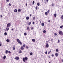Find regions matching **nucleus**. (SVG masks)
Returning a JSON list of instances; mask_svg holds the SVG:
<instances>
[{
	"instance_id": "338daca9",
	"label": "nucleus",
	"mask_w": 63,
	"mask_h": 63,
	"mask_svg": "<svg viewBox=\"0 0 63 63\" xmlns=\"http://www.w3.org/2000/svg\"><path fill=\"white\" fill-rule=\"evenodd\" d=\"M44 0V1H45V0Z\"/></svg>"
},
{
	"instance_id": "09e8293b",
	"label": "nucleus",
	"mask_w": 63,
	"mask_h": 63,
	"mask_svg": "<svg viewBox=\"0 0 63 63\" xmlns=\"http://www.w3.org/2000/svg\"><path fill=\"white\" fill-rule=\"evenodd\" d=\"M34 23H35V22H33V24H34Z\"/></svg>"
},
{
	"instance_id": "4d7b16f0",
	"label": "nucleus",
	"mask_w": 63,
	"mask_h": 63,
	"mask_svg": "<svg viewBox=\"0 0 63 63\" xmlns=\"http://www.w3.org/2000/svg\"><path fill=\"white\" fill-rule=\"evenodd\" d=\"M50 52H48V54H49V53H50Z\"/></svg>"
},
{
	"instance_id": "4c0bfd02",
	"label": "nucleus",
	"mask_w": 63,
	"mask_h": 63,
	"mask_svg": "<svg viewBox=\"0 0 63 63\" xmlns=\"http://www.w3.org/2000/svg\"><path fill=\"white\" fill-rule=\"evenodd\" d=\"M30 24H31V22L30 21L29 23V25H30Z\"/></svg>"
},
{
	"instance_id": "864d4df0",
	"label": "nucleus",
	"mask_w": 63,
	"mask_h": 63,
	"mask_svg": "<svg viewBox=\"0 0 63 63\" xmlns=\"http://www.w3.org/2000/svg\"><path fill=\"white\" fill-rule=\"evenodd\" d=\"M2 45L1 44H0V46H1V45Z\"/></svg>"
},
{
	"instance_id": "9b49d317",
	"label": "nucleus",
	"mask_w": 63,
	"mask_h": 63,
	"mask_svg": "<svg viewBox=\"0 0 63 63\" xmlns=\"http://www.w3.org/2000/svg\"><path fill=\"white\" fill-rule=\"evenodd\" d=\"M14 12L17 13V10L16 9H15V10H14Z\"/></svg>"
},
{
	"instance_id": "412c9836",
	"label": "nucleus",
	"mask_w": 63,
	"mask_h": 63,
	"mask_svg": "<svg viewBox=\"0 0 63 63\" xmlns=\"http://www.w3.org/2000/svg\"><path fill=\"white\" fill-rule=\"evenodd\" d=\"M63 27V26H60V28H61V29Z\"/></svg>"
},
{
	"instance_id": "b1692460",
	"label": "nucleus",
	"mask_w": 63,
	"mask_h": 63,
	"mask_svg": "<svg viewBox=\"0 0 63 63\" xmlns=\"http://www.w3.org/2000/svg\"><path fill=\"white\" fill-rule=\"evenodd\" d=\"M30 54L31 55H33V53L32 52Z\"/></svg>"
},
{
	"instance_id": "1a4fd4ad",
	"label": "nucleus",
	"mask_w": 63,
	"mask_h": 63,
	"mask_svg": "<svg viewBox=\"0 0 63 63\" xmlns=\"http://www.w3.org/2000/svg\"><path fill=\"white\" fill-rule=\"evenodd\" d=\"M55 55L56 57H57L58 56V54L57 53H56L55 54Z\"/></svg>"
},
{
	"instance_id": "13d9d810",
	"label": "nucleus",
	"mask_w": 63,
	"mask_h": 63,
	"mask_svg": "<svg viewBox=\"0 0 63 63\" xmlns=\"http://www.w3.org/2000/svg\"><path fill=\"white\" fill-rule=\"evenodd\" d=\"M32 16V15H31L30 14V16Z\"/></svg>"
},
{
	"instance_id": "69168bd1",
	"label": "nucleus",
	"mask_w": 63,
	"mask_h": 63,
	"mask_svg": "<svg viewBox=\"0 0 63 63\" xmlns=\"http://www.w3.org/2000/svg\"><path fill=\"white\" fill-rule=\"evenodd\" d=\"M49 63H50V62H49Z\"/></svg>"
},
{
	"instance_id": "79ce46f5",
	"label": "nucleus",
	"mask_w": 63,
	"mask_h": 63,
	"mask_svg": "<svg viewBox=\"0 0 63 63\" xmlns=\"http://www.w3.org/2000/svg\"><path fill=\"white\" fill-rule=\"evenodd\" d=\"M35 17H33V20H35Z\"/></svg>"
},
{
	"instance_id": "e2e57ef3",
	"label": "nucleus",
	"mask_w": 63,
	"mask_h": 63,
	"mask_svg": "<svg viewBox=\"0 0 63 63\" xmlns=\"http://www.w3.org/2000/svg\"><path fill=\"white\" fill-rule=\"evenodd\" d=\"M62 62H63V60H62Z\"/></svg>"
},
{
	"instance_id": "4be33fe9",
	"label": "nucleus",
	"mask_w": 63,
	"mask_h": 63,
	"mask_svg": "<svg viewBox=\"0 0 63 63\" xmlns=\"http://www.w3.org/2000/svg\"><path fill=\"white\" fill-rule=\"evenodd\" d=\"M6 31H8V30H9V28H8V29L6 28Z\"/></svg>"
},
{
	"instance_id": "ddd939ff",
	"label": "nucleus",
	"mask_w": 63,
	"mask_h": 63,
	"mask_svg": "<svg viewBox=\"0 0 63 63\" xmlns=\"http://www.w3.org/2000/svg\"><path fill=\"white\" fill-rule=\"evenodd\" d=\"M8 50H6L5 51V53L6 54H7L8 53Z\"/></svg>"
},
{
	"instance_id": "bb28decb",
	"label": "nucleus",
	"mask_w": 63,
	"mask_h": 63,
	"mask_svg": "<svg viewBox=\"0 0 63 63\" xmlns=\"http://www.w3.org/2000/svg\"><path fill=\"white\" fill-rule=\"evenodd\" d=\"M34 3H35V1H33L32 2V5H34Z\"/></svg>"
},
{
	"instance_id": "f704fd0d",
	"label": "nucleus",
	"mask_w": 63,
	"mask_h": 63,
	"mask_svg": "<svg viewBox=\"0 0 63 63\" xmlns=\"http://www.w3.org/2000/svg\"><path fill=\"white\" fill-rule=\"evenodd\" d=\"M6 1L7 2H9V0H6Z\"/></svg>"
},
{
	"instance_id": "cd10ccee",
	"label": "nucleus",
	"mask_w": 63,
	"mask_h": 63,
	"mask_svg": "<svg viewBox=\"0 0 63 63\" xmlns=\"http://www.w3.org/2000/svg\"><path fill=\"white\" fill-rule=\"evenodd\" d=\"M47 13H47V12H46L45 13V15H47Z\"/></svg>"
},
{
	"instance_id": "680f3d73",
	"label": "nucleus",
	"mask_w": 63,
	"mask_h": 63,
	"mask_svg": "<svg viewBox=\"0 0 63 63\" xmlns=\"http://www.w3.org/2000/svg\"><path fill=\"white\" fill-rule=\"evenodd\" d=\"M53 40V39H51V41H52Z\"/></svg>"
},
{
	"instance_id": "7c9ffc66",
	"label": "nucleus",
	"mask_w": 63,
	"mask_h": 63,
	"mask_svg": "<svg viewBox=\"0 0 63 63\" xmlns=\"http://www.w3.org/2000/svg\"><path fill=\"white\" fill-rule=\"evenodd\" d=\"M4 35H5L6 36V35H7V32H5L4 33Z\"/></svg>"
},
{
	"instance_id": "bf43d9fd",
	"label": "nucleus",
	"mask_w": 63,
	"mask_h": 63,
	"mask_svg": "<svg viewBox=\"0 0 63 63\" xmlns=\"http://www.w3.org/2000/svg\"><path fill=\"white\" fill-rule=\"evenodd\" d=\"M46 42H47V43H48V41H47Z\"/></svg>"
},
{
	"instance_id": "a18cd8bd",
	"label": "nucleus",
	"mask_w": 63,
	"mask_h": 63,
	"mask_svg": "<svg viewBox=\"0 0 63 63\" xmlns=\"http://www.w3.org/2000/svg\"><path fill=\"white\" fill-rule=\"evenodd\" d=\"M23 47H25V45L24 44V45H23Z\"/></svg>"
},
{
	"instance_id": "c85d7f7f",
	"label": "nucleus",
	"mask_w": 63,
	"mask_h": 63,
	"mask_svg": "<svg viewBox=\"0 0 63 63\" xmlns=\"http://www.w3.org/2000/svg\"><path fill=\"white\" fill-rule=\"evenodd\" d=\"M27 28L28 30H29V27H28Z\"/></svg>"
},
{
	"instance_id": "c03bdc74",
	"label": "nucleus",
	"mask_w": 63,
	"mask_h": 63,
	"mask_svg": "<svg viewBox=\"0 0 63 63\" xmlns=\"http://www.w3.org/2000/svg\"><path fill=\"white\" fill-rule=\"evenodd\" d=\"M35 9H36L37 10V6H36L35 7Z\"/></svg>"
},
{
	"instance_id": "052dcab7",
	"label": "nucleus",
	"mask_w": 63,
	"mask_h": 63,
	"mask_svg": "<svg viewBox=\"0 0 63 63\" xmlns=\"http://www.w3.org/2000/svg\"><path fill=\"white\" fill-rule=\"evenodd\" d=\"M49 52L50 53V52H51V51L50 50Z\"/></svg>"
},
{
	"instance_id": "f03ea898",
	"label": "nucleus",
	"mask_w": 63,
	"mask_h": 63,
	"mask_svg": "<svg viewBox=\"0 0 63 63\" xmlns=\"http://www.w3.org/2000/svg\"><path fill=\"white\" fill-rule=\"evenodd\" d=\"M59 33L60 35H63V32H62V31H60L59 32Z\"/></svg>"
},
{
	"instance_id": "2f4dec72",
	"label": "nucleus",
	"mask_w": 63,
	"mask_h": 63,
	"mask_svg": "<svg viewBox=\"0 0 63 63\" xmlns=\"http://www.w3.org/2000/svg\"><path fill=\"white\" fill-rule=\"evenodd\" d=\"M9 6H11V5H12V4H10V3H9L8 4Z\"/></svg>"
},
{
	"instance_id": "423d86ee",
	"label": "nucleus",
	"mask_w": 63,
	"mask_h": 63,
	"mask_svg": "<svg viewBox=\"0 0 63 63\" xmlns=\"http://www.w3.org/2000/svg\"><path fill=\"white\" fill-rule=\"evenodd\" d=\"M20 49L21 50H23V49H24V48H23V46H21Z\"/></svg>"
},
{
	"instance_id": "5701e85b",
	"label": "nucleus",
	"mask_w": 63,
	"mask_h": 63,
	"mask_svg": "<svg viewBox=\"0 0 63 63\" xmlns=\"http://www.w3.org/2000/svg\"><path fill=\"white\" fill-rule=\"evenodd\" d=\"M24 35L25 36H26V35H27V33H26L25 32V33H24Z\"/></svg>"
},
{
	"instance_id": "f8f14e48",
	"label": "nucleus",
	"mask_w": 63,
	"mask_h": 63,
	"mask_svg": "<svg viewBox=\"0 0 63 63\" xmlns=\"http://www.w3.org/2000/svg\"><path fill=\"white\" fill-rule=\"evenodd\" d=\"M16 47H15V46H13V50H15V49Z\"/></svg>"
},
{
	"instance_id": "a19ab883",
	"label": "nucleus",
	"mask_w": 63,
	"mask_h": 63,
	"mask_svg": "<svg viewBox=\"0 0 63 63\" xmlns=\"http://www.w3.org/2000/svg\"><path fill=\"white\" fill-rule=\"evenodd\" d=\"M26 48H27V49L28 48H29L28 47H27V46H26Z\"/></svg>"
},
{
	"instance_id": "20e7f679",
	"label": "nucleus",
	"mask_w": 63,
	"mask_h": 63,
	"mask_svg": "<svg viewBox=\"0 0 63 63\" xmlns=\"http://www.w3.org/2000/svg\"><path fill=\"white\" fill-rule=\"evenodd\" d=\"M46 47H49V45L47 43L46 44Z\"/></svg>"
},
{
	"instance_id": "603ef678",
	"label": "nucleus",
	"mask_w": 63,
	"mask_h": 63,
	"mask_svg": "<svg viewBox=\"0 0 63 63\" xmlns=\"http://www.w3.org/2000/svg\"><path fill=\"white\" fill-rule=\"evenodd\" d=\"M26 6H27V3L26 4Z\"/></svg>"
},
{
	"instance_id": "aec40b11",
	"label": "nucleus",
	"mask_w": 63,
	"mask_h": 63,
	"mask_svg": "<svg viewBox=\"0 0 63 63\" xmlns=\"http://www.w3.org/2000/svg\"><path fill=\"white\" fill-rule=\"evenodd\" d=\"M46 32V31L45 30H44V31H43V33H45Z\"/></svg>"
},
{
	"instance_id": "6ab92c4d",
	"label": "nucleus",
	"mask_w": 63,
	"mask_h": 63,
	"mask_svg": "<svg viewBox=\"0 0 63 63\" xmlns=\"http://www.w3.org/2000/svg\"><path fill=\"white\" fill-rule=\"evenodd\" d=\"M22 52L21 51V50H19V53H21Z\"/></svg>"
},
{
	"instance_id": "3c124183",
	"label": "nucleus",
	"mask_w": 63,
	"mask_h": 63,
	"mask_svg": "<svg viewBox=\"0 0 63 63\" xmlns=\"http://www.w3.org/2000/svg\"><path fill=\"white\" fill-rule=\"evenodd\" d=\"M48 1V0H47V2Z\"/></svg>"
},
{
	"instance_id": "ea45409f",
	"label": "nucleus",
	"mask_w": 63,
	"mask_h": 63,
	"mask_svg": "<svg viewBox=\"0 0 63 63\" xmlns=\"http://www.w3.org/2000/svg\"><path fill=\"white\" fill-rule=\"evenodd\" d=\"M51 56H52V57H53V56H54V55H53V54H52L51 55Z\"/></svg>"
},
{
	"instance_id": "8fccbe9b",
	"label": "nucleus",
	"mask_w": 63,
	"mask_h": 63,
	"mask_svg": "<svg viewBox=\"0 0 63 63\" xmlns=\"http://www.w3.org/2000/svg\"><path fill=\"white\" fill-rule=\"evenodd\" d=\"M52 6H54V4H52Z\"/></svg>"
},
{
	"instance_id": "473e14b6",
	"label": "nucleus",
	"mask_w": 63,
	"mask_h": 63,
	"mask_svg": "<svg viewBox=\"0 0 63 63\" xmlns=\"http://www.w3.org/2000/svg\"><path fill=\"white\" fill-rule=\"evenodd\" d=\"M21 11V10L20 9H19L18 10V12H20Z\"/></svg>"
},
{
	"instance_id": "0eeeda50",
	"label": "nucleus",
	"mask_w": 63,
	"mask_h": 63,
	"mask_svg": "<svg viewBox=\"0 0 63 63\" xmlns=\"http://www.w3.org/2000/svg\"><path fill=\"white\" fill-rule=\"evenodd\" d=\"M16 41L18 43H19V42H20V40L18 39H16Z\"/></svg>"
},
{
	"instance_id": "2eb2a0df",
	"label": "nucleus",
	"mask_w": 63,
	"mask_h": 63,
	"mask_svg": "<svg viewBox=\"0 0 63 63\" xmlns=\"http://www.w3.org/2000/svg\"><path fill=\"white\" fill-rule=\"evenodd\" d=\"M6 42H10V40H9V39H7L6 40Z\"/></svg>"
},
{
	"instance_id": "5fc2aeb1",
	"label": "nucleus",
	"mask_w": 63,
	"mask_h": 63,
	"mask_svg": "<svg viewBox=\"0 0 63 63\" xmlns=\"http://www.w3.org/2000/svg\"><path fill=\"white\" fill-rule=\"evenodd\" d=\"M48 22H50V21L49 20V21H48Z\"/></svg>"
},
{
	"instance_id": "4468645a",
	"label": "nucleus",
	"mask_w": 63,
	"mask_h": 63,
	"mask_svg": "<svg viewBox=\"0 0 63 63\" xmlns=\"http://www.w3.org/2000/svg\"><path fill=\"white\" fill-rule=\"evenodd\" d=\"M6 56H4L3 58V59H6Z\"/></svg>"
},
{
	"instance_id": "a211bd4d",
	"label": "nucleus",
	"mask_w": 63,
	"mask_h": 63,
	"mask_svg": "<svg viewBox=\"0 0 63 63\" xmlns=\"http://www.w3.org/2000/svg\"><path fill=\"white\" fill-rule=\"evenodd\" d=\"M56 14H54V16H55V17H56Z\"/></svg>"
},
{
	"instance_id": "49530a36",
	"label": "nucleus",
	"mask_w": 63,
	"mask_h": 63,
	"mask_svg": "<svg viewBox=\"0 0 63 63\" xmlns=\"http://www.w3.org/2000/svg\"><path fill=\"white\" fill-rule=\"evenodd\" d=\"M60 42V41L59 40H58V43H59Z\"/></svg>"
},
{
	"instance_id": "f3484780",
	"label": "nucleus",
	"mask_w": 63,
	"mask_h": 63,
	"mask_svg": "<svg viewBox=\"0 0 63 63\" xmlns=\"http://www.w3.org/2000/svg\"><path fill=\"white\" fill-rule=\"evenodd\" d=\"M37 6H40V3H39L38 2L37 3Z\"/></svg>"
},
{
	"instance_id": "de8ad7c7",
	"label": "nucleus",
	"mask_w": 63,
	"mask_h": 63,
	"mask_svg": "<svg viewBox=\"0 0 63 63\" xmlns=\"http://www.w3.org/2000/svg\"><path fill=\"white\" fill-rule=\"evenodd\" d=\"M2 16H2L1 15V16H0V17H2Z\"/></svg>"
},
{
	"instance_id": "0e129e2a",
	"label": "nucleus",
	"mask_w": 63,
	"mask_h": 63,
	"mask_svg": "<svg viewBox=\"0 0 63 63\" xmlns=\"http://www.w3.org/2000/svg\"><path fill=\"white\" fill-rule=\"evenodd\" d=\"M50 41V40H49V39L48 40V41Z\"/></svg>"
},
{
	"instance_id": "e433bc0d",
	"label": "nucleus",
	"mask_w": 63,
	"mask_h": 63,
	"mask_svg": "<svg viewBox=\"0 0 63 63\" xmlns=\"http://www.w3.org/2000/svg\"><path fill=\"white\" fill-rule=\"evenodd\" d=\"M49 10H48L47 11V13H49Z\"/></svg>"
},
{
	"instance_id": "72a5a7b5",
	"label": "nucleus",
	"mask_w": 63,
	"mask_h": 63,
	"mask_svg": "<svg viewBox=\"0 0 63 63\" xmlns=\"http://www.w3.org/2000/svg\"><path fill=\"white\" fill-rule=\"evenodd\" d=\"M56 52H58V50L57 49H56Z\"/></svg>"
},
{
	"instance_id": "dca6fc26",
	"label": "nucleus",
	"mask_w": 63,
	"mask_h": 63,
	"mask_svg": "<svg viewBox=\"0 0 63 63\" xmlns=\"http://www.w3.org/2000/svg\"><path fill=\"white\" fill-rule=\"evenodd\" d=\"M41 25L42 26H44L45 24H44V23H42L41 24Z\"/></svg>"
},
{
	"instance_id": "f257e3e1",
	"label": "nucleus",
	"mask_w": 63,
	"mask_h": 63,
	"mask_svg": "<svg viewBox=\"0 0 63 63\" xmlns=\"http://www.w3.org/2000/svg\"><path fill=\"white\" fill-rule=\"evenodd\" d=\"M23 62H25V60L27 61V60H28V58H27V57H25V58H23Z\"/></svg>"
},
{
	"instance_id": "393cba45",
	"label": "nucleus",
	"mask_w": 63,
	"mask_h": 63,
	"mask_svg": "<svg viewBox=\"0 0 63 63\" xmlns=\"http://www.w3.org/2000/svg\"><path fill=\"white\" fill-rule=\"evenodd\" d=\"M61 18H62L63 19V15H62V16H61Z\"/></svg>"
},
{
	"instance_id": "37998d69",
	"label": "nucleus",
	"mask_w": 63,
	"mask_h": 63,
	"mask_svg": "<svg viewBox=\"0 0 63 63\" xmlns=\"http://www.w3.org/2000/svg\"><path fill=\"white\" fill-rule=\"evenodd\" d=\"M8 52L9 53H11V51H8Z\"/></svg>"
},
{
	"instance_id": "c756f323",
	"label": "nucleus",
	"mask_w": 63,
	"mask_h": 63,
	"mask_svg": "<svg viewBox=\"0 0 63 63\" xmlns=\"http://www.w3.org/2000/svg\"><path fill=\"white\" fill-rule=\"evenodd\" d=\"M54 35L55 36H57V33H54Z\"/></svg>"
},
{
	"instance_id": "39448f33",
	"label": "nucleus",
	"mask_w": 63,
	"mask_h": 63,
	"mask_svg": "<svg viewBox=\"0 0 63 63\" xmlns=\"http://www.w3.org/2000/svg\"><path fill=\"white\" fill-rule=\"evenodd\" d=\"M19 57H16L15 58V59L16 60H19Z\"/></svg>"
},
{
	"instance_id": "7ed1b4c3",
	"label": "nucleus",
	"mask_w": 63,
	"mask_h": 63,
	"mask_svg": "<svg viewBox=\"0 0 63 63\" xmlns=\"http://www.w3.org/2000/svg\"><path fill=\"white\" fill-rule=\"evenodd\" d=\"M11 23H8L7 24V27H10V26H11Z\"/></svg>"
},
{
	"instance_id": "a878e982",
	"label": "nucleus",
	"mask_w": 63,
	"mask_h": 63,
	"mask_svg": "<svg viewBox=\"0 0 63 63\" xmlns=\"http://www.w3.org/2000/svg\"><path fill=\"white\" fill-rule=\"evenodd\" d=\"M19 43L20 44V45H22V43H21V42L19 41Z\"/></svg>"
},
{
	"instance_id": "6e6d98bb",
	"label": "nucleus",
	"mask_w": 63,
	"mask_h": 63,
	"mask_svg": "<svg viewBox=\"0 0 63 63\" xmlns=\"http://www.w3.org/2000/svg\"><path fill=\"white\" fill-rule=\"evenodd\" d=\"M11 30H14V29H11Z\"/></svg>"
},
{
	"instance_id": "c9c22d12",
	"label": "nucleus",
	"mask_w": 63,
	"mask_h": 63,
	"mask_svg": "<svg viewBox=\"0 0 63 63\" xmlns=\"http://www.w3.org/2000/svg\"><path fill=\"white\" fill-rule=\"evenodd\" d=\"M31 30H33V29H34V28L32 27L31 28Z\"/></svg>"
},
{
	"instance_id": "6e6552de",
	"label": "nucleus",
	"mask_w": 63,
	"mask_h": 63,
	"mask_svg": "<svg viewBox=\"0 0 63 63\" xmlns=\"http://www.w3.org/2000/svg\"><path fill=\"white\" fill-rule=\"evenodd\" d=\"M26 19L27 20H28L29 19V17L28 16H27L26 17Z\"/></svg>"
},
{
	"instance_id": "58836bf2",
	"label": "nucleus",
	"mask_w": 63,
	"mask_h": 63,
	"mask_svg": "<svg viewBox=\"0 0 63 63\" xmlns=\"http://www.w3.org/2000/svg\"><path fill=\"white\" fill-rule=\"evenodd\" d=\"M47 51H46L45 52V54H47Z\"/></svg>"
},
{
	"instance_id": "9d476101",
	"label": "nucleus",
	"mask_w": 63,
	"mask_h": 63,
	"mask_svg": "<svg viewBox=\"0 0 63 63\" xmlns=\"http://www.w3.org/2000/svg\"><path fill=\"white\" fill-rule=\"evenodd\" d=\"M32 42H35V39H32Z\"/></svg>"
}]
</instances>
